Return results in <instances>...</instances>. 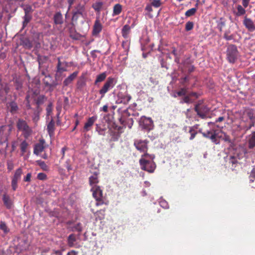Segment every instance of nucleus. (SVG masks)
<instances>
[{
  "instance_id": "f257e3e1",
  "label": "nucleus",
  "mask_w": 255,
  "mask_h": 255,
  "mask_svg": "<svg viewBox=\"0 0 255 255\" xmlns=\"http://www.w3.org/2000/svg\"><path fill=\"white\" fill-rule=\"evenodd\" d=\"M118 112L121 114V116L119 118V121L122 126H119L114 122V116L113 114H106L103 117L104 121L108 124V128L110 130H114L115 133H117L118 135L123 132V129L126 127L129 128H131L133 123L132 118L130 116L131 114L129 113L128 109H126L123 111H121V109L118 110Z\"/></svg>"
},
{
  "instance_id": "f3484780",
  "label": "nucleus",
  "mask_w": 255,
  "mask_h": 255,
  "mask_svg": "<svg viewBox=\"0 0 255 255\" xmlns=\"http://www.w3.org/2000/svg\"><path fill=\"white\" fill-rule=\"evenodd\" d=\"M47 131L50 137L54 136L55 130V123L53 119L52 118L50 122L47 124Z\"/></svg>"
},
{
  "instance_id": "6ab92c4d",
  "label": "nucleus",
  "mask_w": 255,
  "mask_h": 255,
  "mask_svg": "<svg viewBox=\"0 0 255 255\" xmlns=\"http://www.w3.org/2000/svg\"><path fill=\"white\" fill-rule=\"evenodd\" d=\"M58 63L57 65V71L60 73L67 71V68L69 66L68 63L66 61L62 62L60 61V57L57 58Z\"/></svg>"
},
{
  "instance_id": "f704fd0d",
  "label": "nucleus",
  "mask_w": 255,
  "mask_h": 255,
  "mask_svg": "<svg viewBox=\"0 0 255 255\" xmlns=\"http://www.w3.org/2000/svg\"><path fill=\"white\" fill-rule=\"evenodd\" d=\"M28 144L25 140L22 141L21 142L20 144V148L22 155H23L26 152V149L28 147Z\"/></svg>"
},
{
  "instance_id": "603ef678",
  "label": "nucleus",
  "mask_w": 255,
  "mask_h": 255,
  "mask_svg": "<svg viewBox=\"0 0 255 255\" xmlns=\"http://www.w3.org/2000/svg\"><path fill=\"white\" fill-rule=\"evenodd\" d=\"M151 5L155 7H159L161 5L160 0H152Z\"/></svg>"
},
{
  "instance_id": "864d4df0",
  "label": "nucleus",
  "mask_w": 255,
  "mask_h": 255,
  "mask_svg": "<svg viewBox=\"0 0 255 255\" xmlns=\"http://www.w3.org/2000/svg\"><path fill=\"white\" fill-rule=\"evenodd\" d=\"M31 173H28L26 176L23 177V180L24 182H29L31 181Z\"/></svg>"
},
{
  "instance_id": "58836bf2",
  "label": "nucleus",
  "mask_w": 255,
  "mask_h": 255,
  "mask_svg": "<svg viewBox=\"0 0 255 255\" xmlns=\"http://www.w3.org/2000/svg\"><path fill=\"white\" fill-rule=\"evenodd\" d=\"M82 226L81 223H79L71 227V230L73 232H81L82 231Z\"/></svg>"
},
{
  "instance_id": "774afa93",
  "label": "nucleus",
  "mask_w": 255,
  "mask_h": 255,
  "mask_svg": "<svg viewBox=\"0 0 255 255\" xmlns=\"http://www.w3.org/2000/svg\"><path fill=\"white\" fill-rule=\"evenodd\" d=\"M187 68H188L187 70L189 73L192 72L194 70V69H195L194 66L193 65H191L187 66Z\"/></svg>"
},
{
  "instance_id": "338daca9",
  "label": "nucleus",
  "mask_w": 255,
  "mask_h": 255,
  "mask_svg": "<svg viewBox=\"0 0 255 255\" xmlns=\"http://www.w3.org/2000/svg\"><path fill=\"white\" fill-rule=\"evenodd\" d=\"M47 116H48L52 112L51 104H49L46 108Z\"/></svg>"
},
{
  "instance_id": "e433bc0d",
  "label": "nucleus",
  "mask_w": 255,
  "mask_h": 255,
  "mask_svg": "<svg viewBox=\"0 0 255 255\" xmlns=\"http://www.w3.org/2000/svg\"><path fill=\"white\" fill-rule=\"evenodd\" d=\"M244 114L246 115L251 121H255L254 120V113L252 109H248L245 111Z\"/></svg>"
},
{
  "instance_id": "9b49d317",
  "label": "nucleus",
  "mask_w": 255,
  "mask_h": 255,
  "mask_svg": "<svg viewBox=\"0 0 255 255\" xmlns=\"http://www.w3.org/2000/svg\"><path fill=\"white\" fill-rule=\"evenodd\" d=\"M202 134L204 137L210 139L215 144H219L220 143L219 139L217 138L218 133L216 130H208L207 132H202Z\"/></svg>"
},
{
  "instance_id": "a211bd4d",
  "label": "nucleus",
  "mask_w": 255,
  "mask_h": 255,
  "mask_svg": "<svg viewBox=\"0 0 255 255\" xmlns=\"http://www.w3.org/2000/svg\"><path fill=\"white\" fill-rule=\"evenodd\" d=\"M97 117L96 116H93L90 117L87 122L85 124L84 128H83V132H87L89 131L91 129V128L93 125L94 123L97 120Z\"/></svg>"
},
{
  "instance_id": "ea45409f",
  "label": "nucleus",
  "mask_w": 255,
  "mask_h": 255,
  "mask_svg": "<svg viewBox=\"0 0 255 255\" xmlns=\"http://www.w3.org/2000/svg\"><path fill=\"white\" fill-rule=\"evenodd\" d=\"M196 11H197V8L193 7V8L187 10L186 11L185 14L186 16H187V17L191 16L192 15H194Z\"/></svg>"
},
{
  "instance_id": "4d7b16f0",
  "label": "nucleus",
  "mask_w": 255,
  "mask_h": 255,
  "mask_svg": "<svg viewBox=\"0 0 255 255\" xmlns=\"http://www.w3.org/2000/svg\"><path fill=\"white\" fill-rule=\"evenodd\" d=\"M186 89L182 88L177 92H176V94L178 96H185L186 94Z\"/></svg>"
},
{
  "instance_id": "7c9ffc66",
  "label": "nucleus",
  "mask_w": 255,
  "mask_h": 255,
  "mask_svg": "<svg viewBox=\"0 0 255 255\" xmlns=\"http://www.w3.org/2000/svg\"><path fill=\"white\" fill-rule=\"evenodd\" d=\"M98 182V175L97 174H94L89 177V182L90 185L92 187L97 186V184Z\"/></svg>"
},
{
  "instance_id": "aec40b11",
  "label": "nucleus",
  "mask_w": 255,
  "mask_h": 255,
  "mask_svg": "<svg viewBox=\"0 0 255 255\" xmlns=\"http://www.w3.org/2000/svg\"><path fill=\"white\" fill-rule=\"evenodd\" d=\"M2 201L7 209H11L12 206V202L8 195L5 193L2 195Z\"/></svg>"
},
{
  "instance_id": "09e8293b",
  "label": "nucleus",
  "mask_w": 255,
  "mask_h": 255,
  "mask_svg": "<svg viewBox=\"0 0 255 255\" xmlns=\"http://www.w3.org/2000/svg\"><path fill=\"white\" fill-rule=\"evenodd\" d=\"M255 125V121H251V123L249 126H243L241 129L245 130L246 131L250 129L252 127Z\"/></svg>"
},
{
  "instance_id": "ddd939ff",
  "label": "nucleus",
  "mask_w": 255,
  "mask_h": 255,
  "mask_svg": "<svg viewBox=\"0 0 255 255\" xmlns=\"http://www.w3.org/2000/svg\"><path fill=\"white\" fill-rule=\"evenodd\" d=\"M147 143L146 140L136 139L134 140V145L140 152H145L147 150Z\"/></svg>"
},
{
  "instance_id": "49530a36",
  "label": "nucleus",
  "mask_w": 255,
  "mask_h": 255,
  "mask_svg": "<svg viewBox=\"0 0 255 255\" xmlns=\"http://www.w3.org/2000/svg\"><path fill=\"white\" fill-rule=\"evenodd\" d=\"M24 11L25 14H29L32 10V7L30 5H24L22 6Z\"/></svg>"
},
{
  "instance_id": "c85d7f7f",
  "label": "nucleus",
  "mask_w": 255,
  "mask_h": 255,
  "mask_svg": "<svg viewBox=\"0 0 255 255\" xmlns=\"http://www.w3.org/2000/svg\"><path fill=\"white\" fill-rule=\"evenodd\" d=\"M237 11H234V14L237 16H240L246 13L245 8L243 7L241 5H238L237 6Z\"/></svg>"
},
{
  "instance_id": "79ce46f5",
  "label": "nucleus",
  "mask_w": 255,
  "mask_h": 255,
  "mask_svg": "<svg viewBox=\"0 0 255 255\" xmlns=\"http://www.w3.org/2000/svg\"><path fill=\"white\" fill-rule=\"evenodd\" d=\"M96 130L98 132L100 135H105V128H102L98 125H96Z\"/></svg>"
},
{
  "instance_id": "72a5a7b5",
  "label": "nucleus",
  "mask_w": 255,
  "mask_h": 255,
  "mask_svg": "<svg viewBox=\"0 0 255 255\" xmlns=\"http://www.w3.org/2000/svg\"><path fill=\"white\" fill-rule=\"evenodd\" d=\"M17 247L20 251L26 250L28 246L26 241L25 240H20Z\"/></svg>"
},
{
  "instance_id": "b1692460",
  "label": "nucleus",
  "mask_w": 255,
  "mask_h": 255,
  "mask_svg": "<svg viewBox=\"0 0 255 255\" xmlns=\"http://www.w3.org/2000/svg\"><path fill=\"white\" fill-rule=\"evenodd\" d=\"M255 147V131L253 132L249 136L248 147L252 149Z\"/></svg>"
},
{
  "instance_id": "dca6fc26",
  "label": "nucleus",
  "mask_w": 255,
  "mask_h": 255,
  "mask_svg": "<svg viewBox=\"0 0 255 255\" xmlns=\"http://www.w3.org/2000/svg\"><path fill=\"white\" fill-rule=\"evenodd\" d=\"M243 24L248 30L251 32H253L255 30V24L253 21L247 16L244 17Z\"/></svg>"
},
{
  "instance_id": "680f3d73",
  "label": "nucleus",
  "mask_w": 255,
  "mask_h": 255,
  "mask_svg": "<svg viewBox=\"0 0 255 255\" xmlns=\"http://www.w3.org/2000/svg\"><path fill=\"white\" fill-rule=\"evenodd\" d=\"M22 87V83L16 80L15 81V88H16V89L17 90H19L21 89Z\"/></svg>"
},
{
  "instance_id": "4468645a",
  "label": "nucleus",
  "mask_w": 255,
  "mask_h": 255,
  "mask_svg": "<svg viewBox=\"0 0 255 255\" xmlns=\"http://www.w3.org/2000/svg\"><path fill=\"white\" fill-rule=\"evenodd\" d=\"M45 141L43 139H40L39 142L36 143L34 146L33 153L36 155H38L44 150Z\"/></svg>"
},
{
  "instance_id": "bb28decb",
  "label": "nucleus",
  "mask_w": 255,
  "mask_h": 255,
  "mask_svg": "<svg viewBox=\"0 0 255 255\" xmlns=\"http://www.w3.org/2000/svg\"><path fill=\"white\" fill-rule=\"evenodd\" d=\"M8 108L10 112L12 114L15 113L18 109L17 104L13 101L8 104Z\"/></svg>"
},
{
  "instance_id": "423d86ee",
  "label": "nucleus",
  "mask_w": 255,
  "mask_h": 255,
  "mask_svg": "<svg viewBox=\"0 0 255 255\" xmlns=\"http://www.w3.org/2000/svg\"><path fill=\"white\" fill-rule=\"evenodd\" d=\"M138 123L140 128L142 130L149 131L153 128V122L150 118L142 116L140 118Z\"/></svg>"
},
{
  "instance_id": "a19ab883",
  "label": "nucleus",
  "mask_w": 255,
  "mask_h": 255,
  "mask_svg": "<svg viewBox=\"0 0 255 255\" xmlns=\"http://www.w3.org/2000/svg\"><path fill=\"white\" fill-rule=\"evenodd\" d=\"M193 102V101L191 99L189 96H185L184 97L182 98V99L180 101V103L181 104L187 103L190 104Z\"/></svg>"
},
{
  "instance_id": "1a4fd4ad",
  "label": "nucleus",
  "mask_w": 255,
  "mask_h": 255,
  "mask_svg": "<svg viewBox=\"0 0 255 255\" xmlns=\"http://www.w3.org/2000/svg\"><path fill=\"white\" fill-rule=\"evenodd\" d=\"M23 173L22 169L21 167L17 168L14 172L13 176L11 178V185L12 189L15 191L18 187V182L20 180L22 174Z\"/></svg>"
},
{
  "instance_id": "a878e982",
  "label": "nucleus",
  "mask_w": 255,
  "mask_h": 255,
  "mask_svg": "<svg viewBox=\"0 0 255 255\" xmlns=\"http://www.w3.org/2000/svg\"><path fill=\"white\" fill-rule=\"evenodd\" d=\"M131 27L129 25L126 24L124 26L122 30V36L125 38L127 39L128 37Z\"/></svg>"
},
{
  "instance_id": "f03ea898",
  "label": "nucleus",
  "mask_w": 255,
  "mask_h": 255,
  "mask_svg": "<svg viewBox=\"0 0 255 255\" xmlns=\"http://www.w3.org/2000/svg\"><path fill=\"white\" fill-rule=\"evenodd\" d=\"M155 156L153 154L144 153L139 160L141 169L149 173H153L156 168V164L153 161Z\"/></svg>"
},
{
  "instance_id": "9d476101",
  "label": "nucleus",
  "mask_w": 255,
  "mask_h": 255,
  "mask_svg": "<svg viewBox=\"0 0 255 255\" xmlns=\"http://www.w3.org/2000/svg\"><path fill=\"white\" fill-rule=\"evenodd\" d=\"M195 111L200 118L204 119L207 118V115L210 111V109L205 105H203L202 106L196 105L195 107Z\"/></svg>"
},
{
  "instance_id": "4be33fe9",
  "label": "nucleus",
  "mask_w": 255,
  "mask_h": 255,
  "mask_svg": "<svg viewBox=\"0 0 255 255\" xmlns=\"http://www.w3.org/2000/svg\"><path fill=\"white\" fill-rule=\"evenodd\" d=\"M75 22H72L70 24V27H69V32L70 37L73 39H77L78 38V34L76 32L74 24Z\"/></svg>"
},
{
  "instance_id": "4c0bfd02",
  "label": "nucleus",
  "mask_w": 255,
  "mask_h": 255,
  "mask_svg": "<svg viewBox=\"0 0 255 255\" xmlns=\"http://www.w3.org/2000/svg\"><path fill=\"white\" fill-rule=\"evenodd\" d=\"M31 18V16L29 14H25L23 17L24 20L23 21V28L27 25L28 23L30 21Z\"/></svg>"
},
{
  "instance_id": "cd10ccee",
  "label": "nucleus",
  "mask_w": 255,
  "mask_h": 255,
  "mask_svg": "<svg viewBox=\"0 0 255 255\" xmlns=\"http://www.w3.org/2000/svg\"><path fill=\"white\" fill-rule=\"evenodd\" d=\"M122 10V6L119 3L116 4L113 7V16L119 15Z\"/></svg>"
},
{
  "instance_id": "2f4dec72",
  "label": "nucleus",
  "mask_w": 255,
  "mask_h": 255,
  "mask_svg": "<svg viewBox=\"0 0 255 255\" xmlns=\"http://www.w3.org/2000/svg\"><path fill=\"white\" fill-rule=\"evenodd\" d=\"M0 230H1L4 235H6L9 232V229L4 222L0 221Z\"/></svg>"
},
{
  "instance_id": "5701e85b",
  "label": "nucleus",
  "mask_w": 255,
  "mask_h": 255,
  "mask_svg": "<svg viewBox=\"0 0 255 255\" xmlns=\"http://www.w3.org/2000/svg\"><path fill=\"white\" fill-rule=\"evenodd\" d=\"M54 22L55 24H62L63 23V16L60 11L56 12L53 16Z\"/></svg>"
},
{
  "instance_id": "20e7f679",
  "label": "nucleus",
  "mask_w": 255,
  "mask_h": 255,
  "mask_svg": "<svg viewBox=\"0 0 255 255\" xmlns=\"http://www.w3.org/2000/svg\"><path fill=\"white\" fill-rule=\"evenodd\" d=\"M116 82V80L114 78L112 77L108 78L107 81L99 91V94L101 95L100 99L104 98L105 94L114 87Z\"/></svg>"
},
{
  "instance_id": "5fc2aeb1",
  "label": "nucleus",
  "mask_w": 255,
  "mask_h": 255,
  "mask_svg": "<svg viewBox=\"0 0 255 255\" xmlns=\"http://www.w3.org/2000/svg\"><path fill=\"white\" fill-rule=\"evenodd\" d=\"M37 178L40 180H44L47 178V175L44 173H39L37 174Z\"/></svg>"
},
{
  "instance_id": "0eeeda50",
  "label": "nucleus",
  "mask_w": 255,
  "mask_h": 255,
  "mask_svg": "<svg viewBox=\"0 0 255 255\" xmlns=\"http://www.w3.org/2000/svg\"><path fill=\"white\" fill-rule=\"evenodd\" d=\"M85 11V5L84 4L78 3L74 8L72 11V21L77 23L80 16H83Z\"/></svg>"
},
{
  "instance_id": "13d9d810",
  "label": "nucleus",
  "mask_w": 255,
  "mask_h": 255,
  "mask_svg": "<svg viewBox=\"0 0 255 255\" xmlns=\"http://www.w3.org/2000/svg\"><path fill=\"white\" fill-rule=\"evenodd\" d=\"M222 133H223L224 134V136H223V140L226 141V142H228L229 143L230 142H231V139L230 138V137L229 136V135H228L227 133H226L225 132H222Z\"/></svg>"
},
{
  "instance_id": "052dcab7",
  "label": "nucleus",
  "mask_w": 255,
  "mask_h": 255,
  "mask_svg": "<svg viewBox=\"0 0 255 255\" xmlns=\"http://www.w3.org/2000/svg\"><path fill=\"white\" fill-rule=\"evenodd\" d=\"M39 119V116L38 113L35 112L33 114V115L32 116V120L33 121L36 123L37 122Z\"/></svg>"
},
{
  "instance_id": "0e129e2a",
  "label": "nucleus",
  "mask_w": 255,
  "mask_h": 255,
  "mask_svg": "<svg viewBox=\"0 0 255 255\" xmlns=\"http://www.w3.org/2000/svg\"><path fill=\"white\" fill-rule=\"evenodd\" d=\"M69 161H70L69 160H67L66 161V167L68 171H70V170H72V166L70 165V164L69 163Z\"/></svg>"
},
{
  "instance_id": "c756f323",
  "label": "nucleus",
  "mask_w": 255,
  "mask_h": 255,
  "mask_svg": "<svg viewBox=\"0 0 255 255\" xmlns=\"http://www.w3.org/2000/svg\"><path fill=\"white\" fill-rule=\"evenodd\" d=\"M107 77L106 72H103L99 75H98L96 77V79L95 81L94 84L97 85L98 83H101L104 81Z\"/></svg>"
},
{
  "instance_id": "412c9836",
  "label": "nucleus",
  "mask_w": 255,
  "mask_h": 255,
  "mask_svg": "<svg viewBox=\"0 0 255 255\" xmlns=\"http://www.w3.org/2000/svg\"><path fill=\"white\" fill-rule=\"evenodd\" d=\"M78 71H75L68 76L63 81L64 86H68L77 76Z\"/></svg>"
},
{
  "instance_id": "f8f14e48",
  "label": "nucleus",
  "mask_w": 255,
  "mask_h": 255,
  "mask_svg": "<svg viewBox=\"0 0 255 255\" xmlns=\"http://www.w3.org/2000/svg\"><path fill=\"white\" fill-rule=\"evenodd\" d=\"M131 99V96L127 92H119L117 95L116 103L127 105Z\"/></svg>"
},
{
  "instance_id": "bf43d9fd",
  "label": "nucleus",
  "mask_w": 255,
  "mask_h": 255,
  "mask_svg": "<svg viewBox=\"0 0 255 255\" xmlns=\"http://www.w3.org/2000/svg\"><path fill=\"white\" fill-rule=\"evenodd\" d=\"M189 132L191 133V136L190 137V140H192L195 137L197 132L194 131L193 130V128H190V129L189 130Z\"/></svg>"
},
{
  "instance_id": "39448f33",
  "label": "nucleus",
  "mask_w": 255,
  "mask_h": 255,
  "mask_svg": "<svg viewBox=\"0 0 255 255\" xmlns=\"http://www.w3.org/2000/svg\"><path fill=\"white\" fill-rule=\"evenodd\" d=\"M227 59L229 63H234L239 56V52L236 45H230L226 51Z\"/></svg>"
},
{
  "instance_id": "69168bd1",
  "label": "nucleus",
  "mask_w": 255,
  "mask_h": 255,
  "mask_svg": "<svg viewBox=\"0 0 255 255\" xmlns=\"http://www.w3.org/2000/svg\"><path fill=\"white\" fill-rule=\"evenodd\" d=\"M250 0H243L242 4L245 8L248 7Z\"/></svg>"
},
{
  "instance_id": "7ed1b4c3",
  "label": "nucleus",
  "mask_w": 255,
  "mask_h": 255,
  "mask_svg": "<svg viewBox=\"0 0 255 255\" xmlns=\"http://www.w3.org/2000/svg\"><path fill=\"white\" fill-rule=\"evenodd\" d=\"M91 190L92 192L93 197L96 201V206H98L104 204L108 205L109 204L108 201L103 197L102 190L99 186H93Z\"/></svg>"
},
{
  "instance_id": "2eb2a0df",
  "label": "nucleus",
  "mask_w": 255,
  "mask_h": 255,
  "mask_svg": "<svg viewBox=\"0 0 255 255\" xmlns=\"http://www.w3.org/2000/svg\"><path fill=\"white\" fill-rule=\"evenodd\" d=\"M103 26L101 23L99 17H97L93 25L92 34L93 36H97L101 32Z\"/></svg>"
},
{
  "instance_id": "c9c22d12",
  "label": "nucleus",
  "mask_w": 255,
  "mask_h": 255,
  "mask_svg": "<svg viewBox=\"0 0 255 255\" xmlns=\"http://www.w3.org/2000/svg\"><path fill=\"white\" fill-rule=\"evenodd\" d=\"M36 162L43 171H47L49 170V167L44 161L41 160H38L36 161Z\"/></svg>"
},
{
  "instance_id": "473e14b6",
  "label": "nucleus",
  "mask_w": 255,
  "mask_h": 255,
  "mask_svg": "<svg viewBox=\"0 0 255 255\" xmlns=\"http://www.w3.org/2000/svg\"><path fill=\"white\" fill-rule=\"evenodd\" d=\"M130 45V41L128 40V38L126 39L125 40H124L122 42V47L123 49L125 50L126 52V55H128V51Z\"/></svg>"
},
{
  "instance_id": "8fccbe9b",
  "label": "nucleus",
  "mask_w": 255,
  "mask_h": 255,
  "mask_svg": "<svg viewBox=\"0 0 255 255\" xmlns=\"http://www.w3.org/2000/svg\"><path fill=\"white\" fill-rule=\"evenodd\" d=\"M192 63V61L190 57H188L186 58L185 60H184L182 61V64L183 65L184 67L185 68L187 67V66L191 65Z\"/></svg>"
},
{
  "instance_id": "6e6552de",
  "label": "nucleus",
  "mask_w": 255,
  "mask_h": 255,
  "mask_svg": "<svg viewBox=\"0 0 255 255\" xmlns=\"http://www.w3.org/2000/svg\"><path fill=\"white\" fill-rule=\"evenodd\" d=\"M16 126L19 130L22 131L25 137H27L30 134L31 129L24 120L19 119L17 122Z\"/></svg>"
},
{
  "instance_id": "a18cd8bd",
  "label": "nucleus",
  "mask_w": 255,
  "mask_h": 255,
  "mask_svg": "<svg viewBox=\"0 0 255 255\" xmlns=\"http://www.w3.org/2000/svg\"><path fill=\"white\" fill-rule=\"evenodd\" d=\"M194 23L192 21H189L186 22L185 24V30L187 31H190L193 28Z\"/></svg>"
},
{
  "instance_id": "393cba45",
  "label": "nucleus",
  "mask_w": 255,
  "mask_h": 255,
  "mask_svg": "<svg viewBox=\"0 0 255 255\" xmlns=\"http://www.w3.org/2000/svg\"><path fill=\"white\" fill-rule=\"evenodd\" d=\"M76 238L74 234L70 235L67 238V243L69 247H73L76 245Z\"/></svg>"
},
{
  "instance_id": "37998d69",
  "label": "nucleus",
  "mask_w": 255,
  "mask_h": 255,
  "mask_svg": "<svg viewBox=\"0 0 255 255\" xmlns=\"http://www.w3.org/2000/svg\"><path fill=\"white\" fill-rule=\"evenodd\" d=\"M160 206L164 209H168L169 208L168 204L166 201L163 199L161 198L159 202Z\"/></svg>"
},
{
  "instance_id": "de8ad7c7",
  "label": "nucleus",
  "mask_w": 255,
  "mask_h": 255,
  "mask_svg": "<svg viewBox=\"0 0 255 255\" xmlns=\"http://www.w3.org/2000/svg\"><path fill=\"white\" fill-rule=\"evenodd\" d=\"M103 5L102 2H97L93 4V7L96 11H100Z\"/></svg>"
},
{
  "instance_id": "e2e57ef3",
  "label": "nucleus",
  "mask_w": 255,
  "mask_h": 255,
  "mask_svg": "<svg viewBox=\"0 0 255 255\" xmlns=\"http://www.w3.org/2000/svg\"><path fill=\"white\" fill-rule=\"evenodd\" d=\"M7 169L8 171H11L13 168V164L11 161H8L7 162Z\"/></svg>"
},
{
  "instance_id": "c03bdc74",
  "label": "nucleus",
  "mask_w": 255,
  "mask_h": 255,
  "mask_svg": "<svg viewBox=\"0 0 255 255\" xmlns=\"http://www.w3.org/2000/svg\"><path fill=\"white\" fill-rule=\"evenodd\" d=\"M51 80L52 78L50 76V75H47L45 76V78L43 80V83L46 87H51V85L49 83L48 80L47 79Z\"/></svg>"
},
{
  "instance_id": "3c124183",
  "label": "nucleus",
  "mask_w": 255,
  "mask_h": 255,
  "mask_svg": "<svg viewBox=\"0 0 255 255\" xmlns=\"http://www.w3.org/2000/svg\"><path fill=\"white\" fill-rule=\"evenodd\" d=\"M229 162L232 163L233 165L238 163V159L235 156H230L229 158Z\"/></svg>"
},
{
  "instance_id": "6e6d98bb",
  "label": "nucleus",
  "mask_w": 255,
  "mask_h": 255,
  "mask_svg": "<svg viewBox=\"0 0 255 255\" xmlns=\"http://www.w3.org/2000/svg\"><path fill=\"white\" fill-rule=\"evenodd\" d=\"M224 38L228 41L231 40L233 39L234 37L232 35H228V32L226 31L224 34Z\"/></svg>"
}]
</instances>
